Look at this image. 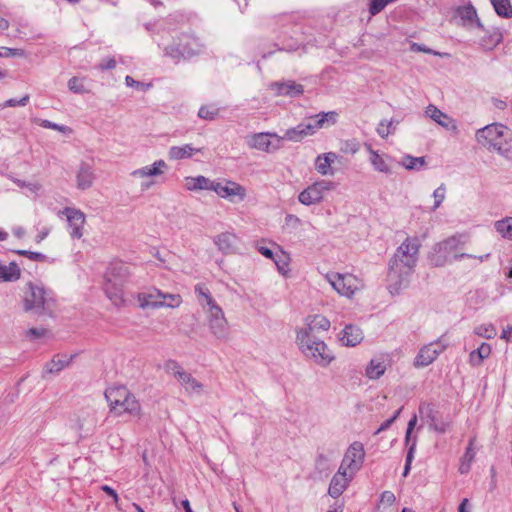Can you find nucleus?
Wrapping results in <instances>:
<instances>
[{
  "instance_id": "nucleus-1",
  "label": "nucleus",
  "mask_w": 512,
  "mask_h": 512,
  "mask_svg": "<svg viewBox=\"0 0 512 512\" xmlns=\"http://www.w3.org/2000/svg\"><path fill=\"white\" fill-rule=\"evenodd\" d=\"M478 144L490 152H496L505 159L512 154V130L505 124L494 122L488 124L475 133Z\"/></svg>"
},
{
  "instance_id": "nucleus-2",
  "label": "nucleus",
  "mask_w": 512,
  "mask_h": 512,
  "mask_svg": "<svg viewBox=\"0 0 512 512\" xmlns=\"http://www.w3.org/2000/svg\"><path fill=\"white\" fill-rule=\"evenodd\" d=\"M104 395L109 411L113 415L122 416L128 414L137 418L142 416V407L139 400L126 386L109 387L105 390Z\"/></svg>"
},
{
  "instance_id": "nucleus-3",
  "label": "nucleus",
  "mask_w": 512,
  "mask_h": 512,
  "mask_svg": "<svg viewBox=\"0 0 512 512\" xmlns=\"http://www.w3.org/2000/svg\"><path fill=\"white\" fill-rule=\"evenodd\" d=\"M296 344L304 357L318 366L327 367L335 360L333 351L323 340L314 334H309L306 331H297Z\"/></svg>"
},
{
  "instance_id": "nucleus-4",
  "label": "nucleus",
  "mask_w": 512,
  "mask_h": 512,
  "mask_svg": "<svg viewBox=\"0 0 512 512\" xmlns=\"http://www.w3.org/2000/svg\"><path fill=\"white\" fill-rule=\"evenodd\" d=\"M54 299L50 291L43 286L28 282L25 286L23 295V305L25 311H35L41 313L51 308Z\"/></svg>"
},
{
  "instance_id": "nucleus-5",
  "label": "nucleus",
  "mask_w": 512,
  "mask_h": 512,
  "mask_svg": "<svg viewBox=\"0 0 512 512\" xmlns=\"http://www.w3.org/2000/svg\"><path fill=\"white\" fill-rule=\"evenodd\" d=\"M416 258H392L389 262L388 279L394 282L389 285L391 294L397 293L399 287L404 282L415 266Z\"/></svg>"
},
{
  "instance_id": "nucleus-6",
  "label": "nucleus",
  "mask_w": 512,
  "mask_h": 512,
  "mask_svg": "<svg viewBox=\"0 0 512 512\" xmlns=\"http://www.w3.org/2000/svg\"><path fill=\"white\" fill-rule=\"evenodd\" d=\"M164 367L165 371L174 377L188 394H200L202 392L203 384L186 371L177 361L168 360Z\"/></svg>"
},
{
  "instance_id": "nucleus-7",
  "label": "nucleus",
  "mask_w": 512,
  "mask_h": 512,
  "mask_svg": "<svg viewBox=\"0 0 512 512\" xmlns=\"http://www.w3.org/2000/svg\"><path fill=\"white\" fill-rule=\"evenodd\" d=\"M336 188V183L330 180H318L306 187L298 195V200L305 206H311L320 203L327 192Z\"/></svg>"
},
{
  "instance_id": "nucleus-8",
  "label": "nucleus",
  "mask_w": 512,
  "mask_h": 512,
  "mask_svg": "<svg viewBox=\"0 0 512 512\" xmlns=\"http://www.w3.org/2000/svg\"><path fill=\"white\" fill-rule=\"evenodd\" d=\"M326 277L338 294L348 298L352 297L358 290L363 287L362 281L349 273H332L328 274Z\"/></svg>"
},
{
  "instance_id": "nucleus-9",
  "label": "nucleus",
  "mask_w": 512,
  "mask_h": 512,
  "mask_svg": "<svg viewBox=\"0 0 512 512\" xmlns=\"http://www.w3.org/2000/svg\"><path fill=\"white\" fill-rule=\"evenodd\" d=\"M211 191H214L219 197L227 199L231 203L242 202L247 196L244 186L227 179L213 181Z\"/></svg>"
},
{
  "instance_id": "nucleus-10",
  "label": "nucleus",
  "mask_w": 512,
  "mask_h": 512,
  "mask_svg": "<svg viewBox=\"0 0 512 512\" xmlns=\"http://www.w3.org/2000/svg\"><path fill=\"white\" fill-rule=\"evenodd\" d=\"M246 143L251 149L263 152H275L282 148V137L276 133L261 132L247 136Z\"/></svg>"
},
{
  "instance_id": "nucleus-11",
  "label": "nucleus",
  "mask_w": 512,
  "mask_h": 512,
  "mask_svg": "<svg viewBox=\"0 0 512 512\" xmlns=\"http://www.w3.org/2000/svg\"><path fill=\"white\" fill-rule=\"evenodd\" d=\"M364 459V445L359 441H354L347 448L339 467L342 468L343 471L346 470L356 475L362 468Z\"/></svg>"
},
{
  "instance_id": "nucleus-12",
  "label": "nucleus",
  "mask_w": 512,
  "mask_h": 512,
  "mask_svg": "<svg viewBox=\"0 0 512 512\" xmlns=\"http://www.w3.org/2000/svg\"><path fill=\"white\" fill-rule=\"evenodd\" d=\"M168 166L162 159L155 161L150 165L143 166L131 172V176L136 179H143L141 184L143 189H149L155 184L153 180L156 177L162 176L167 170Z\"/></svg>"
},
{
  "instance_id": "nucleus-13",
  "label": "nucleus",
  "mask_w": 512,
  "mask_h": 512,
  "mask_svg": "<svg viewBox=\"0 0 512 512\" xmlns=\"http://www.w3.org/2000/svg\"><path fill=\"white\" fill-rule=\"evenodd\" d=\"M446 344L441 340L431 342L423 346L415 358L416 367H425L430 365L446 349Z\"/></svg>"
},
{
  "instance_id": "nucleus-14",
  "label": "nucleus",
  "mask_w": 512,
  "mask_h": 512,
  "mask_svg": "<svg viewBox=\"0 0 512 512\" xmlns=\"http://www.w3.org/2000/svg\"><path fill=\"white\" fill-rule=\"evenodd\" d=\"M163 292L156 287H149L136 294V300L140 309L157 310L163 308Z\"/></svg>"
},
{
  "instance_id": "nucleus-15",
  "label": "nucleus",
  "mask_w": 512,
  "mask_h": 512,
  "mask_svg": "<svg viewBox=\"0 0 512 512\" xmlns=\"http://www.w3.org/2000/svg\"><path fill=\"white\" fill-rule=\"evenodd\" d=\"M66 216L69 234L73 239H80L84 234L85 214L79 209L66 207L63 209Z\"/></svg>"
},
{
  "instance_id": "nucleus-16",
  "label": "nucleus",
  "mask_w": 512,
  "mask_h": 512,
  "mask_svg": "<svg viewBox=\"0 0 512 512\" xmlns=\"http://www.w3.org/2000/svg\"><path fill=\"white\" fill-rule=\"evenodd\" d=\"M465 237L463 235H453L437 243L434 252L437 254H456L455 256H468L461 252L464 248Z\"/></svg>"
},
{
  "instance_id": "nucleus-17",
  "label": "nucleus",
  "mask_w": 512,
  "mask_h": 512,
  "mask_svg": "<svg viewBox=\"0 0 512 512\" xmlns=\"http://www.w3.org/2000/svg\"><path fill=\"white\" fill-rule=\"evenodd\" d=\"M354 477V474L346 470L343 471L342 468L339 467L330 481L328 494L332 498H338L347 489Z\"/></svg>"
},
{
  "instance_id": "nucleus-18",
  "label": "nucleus",
  "mask_w": 512,
  "mask_h": 512,
  "mask_svg": "<svg viewBox=\"0 0 512 512\" xmlns=\"http://www.w3.org/2000/svg\"><path fill=\"white\" fill-rule=\"evenodd\" d=\"M130 275L131 271L125 262L121 260H114L111 262L104 274V282H108L110 280L111 282L125 285Z\"/></svg>"
},
{
  "instance_id": "nucleus-19",
  "label": "nucleus",
  "mask_w": 512,
  "mask_h": 512,
  "mask_svg": "<svg viewBox=\"0 0 512 512\" xmlns=\"http://www.w3.org/2000/svg\"><path fill=\"white\" fill-rule=\"evenodd\" d=\"M103 291L114 307L121 309L128 305V300L124 293V284H117L109 280L103 283Z\"/></svg>"
},
{
  "instance_id": "nucleus-20",
  "label": "nucleus",
  "mask_w": 512,
  "mask_h": 512,
  "mask_svg": "<svg viewBox=\"0 0 512 512\" xmlns=\"http://www.w3.org/2000/svg\"><path fill=\"white\" fill-rule=\"evenodd\" d=\"M425 115L448 131L457 132L458 125L455 119L438 109L435 105L429 104L426 107Z\"/></svg>"
},
{
  "instance_id": "nucleus-21",
  "label": "nucleus",
  "mask_w": 512,
  "mask_h": 512,
  "mask_svg": "<svg viewBox=\"0 0 512 512\" xmlns=\"http://www.w3.org/2000/svg\"><path fill=\"white\" fill-rule=\"evenodd\" d=\"M208 327L211 333L218 339L225 340L229 335L228 322L225 318L224 312L207 315Z\"/></svg>"
},
{
  "instance_id": "nucleus-22",
  "label": "nucleus",
  "mask_w": 512,
  "mask_h": 512,
  "mask_svg": "<svg viewBox=\"0 0 512 512\" xmlns=\"http://www.w3.org/2000/svg\"><path fill=\"white\" fill-rule=\"evenodd\" d=\"M363 331L356 325L348 324L341 331L339 341L343 346L355 347L363 341Z\"/></svg>"
},
{
  "instance_id": "nucleus-23",
  "label": "nucleus",
  "mask_w": 512,
  "mask_h": 512,
  "mask_svg": "<svg viewBox=\"0 0 512 512\" xmlns=\"http://www.w3.org/2000/svg\"><path fill=\"white\" fill-rule=\"evenodd\" d=\"M95 180L94 169L87 162H81L76 172L77 188L87 190L92 187Z\"/></svg>"
},
{
  "instance_id": "nucleus-24",
  "label": "nucleus",
  "mask_w": 512,
  "mask_h": 512,
  "mask_svg": "<svg viewBox=\"0 0 512 512\" xmlns=\"http://www.w3.org/2000/svg\"><path fill=\"white\" fill-rule=\"evenodd\" d=\"M338 155L335 152L320 154L315 159V170L322 176H333L335 171L332 164L337 160Z\"/></svg>"
},
{
  "instance_id": "nucleus-25",
  "label": "nucleus",
  "mask_w": 512,
  "mask_h": 512,
  "mask_svg": "<svg viewBox=\"0 0 512 512\" xmlns=\"http://www.w3.org/2000/svg\"><path fill=\"white\" fill-rule=\"evenodd\" d=\"M238 243V237L231 232H223L214 238V244L218 247V250L223 254H234L236 253V246Z\"/></svg>"
},
{
  "instance_id": "nucleus-26",
  "label": "nucleus",
  "mask_w": 512,
  "mask_h": 512,
  "mask_svg": "<svg viewBox=\"0 0 512 512\" xmlns=\"http://www.w3.org/2000/svg\"><path fill=\"white\" fill-rule=\"evenodd\" d=\"M338 114L335 111L321 112L309 118L308 125L311 127L312 134L318 129L334 125L337 122Z\"/></svg>"
},
{
  "instance_id": "nucleus-27",
  "label": "nucleus",
  "mask_w": 512,
  "mask_h": 512,
  "mask_svg": "<svg viewBox=\"0 0 512 512\" xmlns=\"http://www.w3.org/2000/svg\"><path fill=\"white\" fill-rule=\"evenodd\" d=\"M367 150L370 155L369 161L374 170L385 174L392 173L390 157L388 155L380 154L378 151L373 150L371 146H368Z\"/></svg>"
},
{
  "instance_id": "nucleus-28",
  "label": "nucleus",
  "mask_w": 512,
  "mask_h": 512,
  "mask_svg": "<svg viewBox=\"0 0 512 512\" xmlns=\"http://www.w3.org/2000/svg\"><path fill=\"white\" fill-rule=\"evenodd\" d=\"M330 326L331 323L327 317L315 314L306 317L305 327L300 328L297 331H306L309 334H313V331H328Z\"/></svg>"
},
{
  "instance_id": "nucleus-29",
  "label": "nucleus",
  "mask_w": 512,
  "mask_h": 512,
  "mask_svg": "<svg viewBox=\"0 0 512 512\" xmlns=\"http://www.w3.org/2000/svg\"><path fill=\"white\" fill-rule=\"evenodd\" d=\"M271 88L279 96L296 97L303 93V86L296 84L294 81L275 82L271 85Z\"/></svg>"
},
{
  "instance_id": "nucleus-30",
  "label": "nucleus",
  "mask_w": 512,
  "mask_h": 512,
  "mask_svg": "<svg viewBox=\"0 0 512 512\" xmlns=\"http://www.w3.org/2000/svg\"><path fill=\"white\" fill-rule=\"evenodd\" d=\"M313 135L311 131V127L308 123H300L295 127L289 128L285 131L282 137L283 140H288L291 142H300L305 137Z\"/></svg>"
},
{
  "instance_id": "nucleus-31",
  "label": "nucleus",
  "mask_w": 512,
  "mask_h": 512,
  "mask_svg": "<svg viewBox=\"0 0 512 512\" xmlns=\"http://www.w3.org/2000/svg\"><path fill=\"white\" fill-rule=\"evenodd\" d=\"M201 152L200 148H195L191 144L182 146H171L168 150L170 160L178 161L191 158L195 153Z\"/></svg>"
},
{
  "instance_id": "nucleus-32",
  "label": "nucleus",
  "mask_w": 512,
  "mask_h": 512,
  "mask_svg": "<svg viewBox=\"0 0 512 512\" xmlns=\"http://www.w3.org/2000/svg\"><path fill=\"white\" fill-rule=\"evenodd\" d=\"M475 443H476V438L475 437L470 438V440L468 442V446L466 447L465 453L463 454V456L460 459V464H459V473L460 474H467L471 469V465L476 456Z\"/></svg>"
},
{
  "instance_id": "nucleus-33",
  "label": "nucleus",
  "mask_w": 512,
  "mask_h": 512,
  "mask_svg": "<svg viewBox=\"0 0 512 512\" xmlns=\"http://www.w3.org/2000/svg\"><path fill=\"white\" fill-rule=\"evenodd\" d=\"M212 182L202 175L196 177L188 176L184 178V187L188 191L211 190Z\"/></svg>"
},
{
  "instance_id": "nucleus-34",
  "label": "nucleus",
  "mask_w": 512,
  "mask_h": 512,
  "mask_svg": "<svg viewBox=\"0 0 512 512\" xmlns=\"http://www.w3.org/2000/svg\"><path fill=\"white\" fill-rule=\"evenodd\" d=\"M21 276V269L15 261L9 262L7 265L0 261V280L4 282L17 281Z\"/></svg>"
},
{
  "instance_id": "nucleus-35",
  "label": "nucleus",
  "mask_w": 512,
  "mask_h": 512,
  "mask_svg": "<svg viewBox=\"0 0 512 512\" xmlns=\"http://www.w3.org/2000/svg\"><path fill=\"white\" fill-rule=\"evenodd\" d=\"M386 369L387 365L384 359L373 358L365 369V375L371 380H376L384 375Z\"/></svg>"
},
{
  "instance_id": "nucleus-36",
  "label": "nucleus",
  "mask_w": 512,
  "mask_h": 512,
  "mask_svg": "<svg viewBox=\"0 0 512 512\" xmlns=\"http://www.w3.org/2000/svg\"><path fill=\"white\" fill-rule=\"evenodd\" d=\"M491 351L490 344L486 342L481 343L477 349L470 352L469 364L473 367L480 366L491 355Z\"/></svg>"
},
{
  "instance_id": "nucleus-37",
  "label": "nucleus",
  "mask_w": 512,
  "mask_h": 512,
  "mask_svg": "<svg viewBox=\"0 0 512 512\" xmlns=\"http://www.w3.org/2000/svg\"><path fill=\"white\" fill-rule=\"evenodd\" d=\"M493 228L502 239L512 241V216L495 221Z\"/></svg>"
},
{
  "instance_id": "nucleus-38",
  "label": "nucleus",
  "mask_w": 512,
  "mask_h": 512,
  "mask_svg": "<svg viewBox=\"0 0 512 512\" xmlns=\"http://www.w3.org/2000/svg\"><path fill=\"white\" fill-rule=\"evenodd\" d=\"M8 178L12 181L18 188L26 189L30 194L38 195V193L42 190V184L40 181L36 180H24L20 179L14 175H9Z\"/></svg>"
},
{
  "instance_id": "nucleus-39",
  "label": "nucleus",
  "mask_w": 512,
  "mask_h": 512,
  "mask_svg": "<svg viewBox=\"0 0 512 512\" xmlns=\"http://www.w3.org/2000/svg\"><path fill=\"white\" fill-rule=\"evenodd\" d=\"M399 164L401 166H403L406 170L419 171V170H422L426 166V159L423 156L414 157L411 155H405L402 157Z\"/></svg>"
},
{
  "instance_id": "nucleus-40",
  "label": "nucleus",
  "mask_w": 512,
  "mask_h": 512,
  "mask_svg": "<svg viewBox=\"0 0 512 512\" xmlns=\"http://www.w3.org/2000/svg\"><path fill=\"white\" fill-rule=\"evenodd\" d=\"M194 50L192 49H180L179 44H171L165 48V55L172 58L175 61L180 60L181 58H188L195 55Z\"/></svg>"
},
{
  "instance_id": "nucleus-41",
  "label": "nucleus",
  "mask_w": 512,
  "mask_h": 512,
  "mask_svg": "<svg viewBox=\"0 0 512 512\" xmlns=\"http://www.w3.org/2000/svg\"><path fill=\"white\" fill-rule=\"evenodd\" d=\"M420 247V242L417 237L407 238L398 248V253L401 256H415L417 255Z\"/></svg>"
},
{
  "instance_id": "nucleus-42",
  "label": "nucleus",
  "mask_w": 512,
  "mask_h": 512,
  "mask_svg": "<svg viewBox=\"0 0 512 512\" xmlns=\"http://www.w3.org/2000/svg\"><path fill=\"white\" fill-rule=\"evenodd\" d=\"M70 359L66 356L54 357L51 361L47 362L44 366L46 373H58L69 365Z\"/></svg>"
},
{
  "instance_id": "nucleus-43",
  "label": "nucleus",
  "mask_w": 512,
  "mask_h": 512,
  "mask_svg": "<svg viewBox=\"0 0 512 512\" xmlns=\"http://www.w3.org/2000/svg\"><path fill=\"white\" fill-rule=\"evenodd\" d=\"M398 124H399L398 120L383 119L379 122V124L376 128L377 134L381 138L386 139L389 135L393 134L396 131Z\"/></svg>"
},
{
  "instance_id": "nucleus-44",
  "label": "nucleus",
  "mask_w": 512,
  "mask_h": 512,
  "mask_svg": "<svg viewBox=\"0 0 512 512\" xmlns=\"http://www.w3.org/2000/svg\"><path fill=\"white\" fill-rule=\"evenodd\" d=\"M461 20L465 25H469L471 27H482L480 20L477 17L476 10L472 6L464 7L460 11Z\"/></svg>"
},
{
  "instance_id": "nucleus-45",
  "label": "nucleus",
  "mask_w": 512,
  "mask_h": 512,
  "mask_svg": "<svg viewBox=\"0 0 512 512\" xmlns=\"http://www.w3.org/2000/svg\"><path fill=\"white\" fill-rule=\"evenodd\" d=\"M495 12L504 18L512 17V6L510 0H490Z\"/></svg>"
},
{
  "instance_id": "nucleus-46",
  "label": "nucleus",
  "mask_w": 512,
  "mask_h": 512,
  "mask_svg": "<svg viewBox=\"0 0 512 512\" xmlns=\"http://www.w3.org/2000/svg\"><path fill=\"white\" fill-rule=\"evenodd\" d=\"M67 87L69 91L75 94H85L89 93V89L86 87L85 78L74 76L70 78L67 82Z\"/></svg>"
},
{
  "instance_id": "nucleus-47",
  "label": "nucleus",
  "mask_w": 512,
  "mask_h": 512,
  "mask_svg": "<svg viewBox=\"0 0 512 512\" xmlns=\"http://www.w3.org/2000/svg\"><path fill=\"white\" fill-rule=\"evenodd\" d=\"M194 292L196 294L197 301H198L199 305L203 309H205L206 303L213 298L209 289L204 284L199 283V284L195 285Z\"/></svg>"
},
{
  "instance_id": "nucleus-48",
  "label": "nucleus",
  "mask_w": 512,
  "mask_h": 512,
  "mask_svg": "<svg viewBox=\"0 0 512 512\" xmlns=\"http://www.w3.org/2000/svg\"><path fill=\"white\" fill-rule=\"evenodd\" d=\"M33 122L38 124L39 126H41L43 128L56 130V131H59V132H61L63 134H70L72 132L70 127L65 126V125H60V124L51 122V121L46 120V119L35 118L33 120Z\"/></svg>"
},
{
  "instance_id": "nucleus-49",
  "label": "nucleus",
  "mask_w": 512,
  "mask_h": 512,
  "mask_svg": "<svg viewBox=\"0 0 512 512\" xmlns=\"http://www.w3.org/2000/svg\"><path fill=\"white\" fill-rule=\"evenodd\" d=\"M447 187L444 183H441L432 193L433 206L432 211H436L446 199Z\"/></svg>"
},
{
  "instance_id": "nucleus-50",
  "label": "nucleus",
  "mask_w": 512,
  "mask_h": 512,
  "mask_svg": "<svg viewBox=\"0 0 512 512\" xmlns=\"http://www.w3.org/2000/svg\"><path fill=\"white\" fill-rule=\"evenodd\" d=\"M271 247L266 246L264 243L257 244V251L265 257H271L274 255H285L282 247L276 243H270Z\"/></svg>"
},
{
  "instance_id": "nucleus-51",
  "label": "nucleus",
  "mask_w": 512,
  "mask_h": 512,
  "mask_svg": "<svg viewBox=\"0 0 512 512\" xmlns=\"http://www.w3.org/2000/svg\"><path fill=\"white\" fill-rule=\"evenodd\" d=\"M474 333L482 338L493 339L497 335V330L493 324H481L475 327Z\"/></svg>"
},
{
  "instance_id": "nucleus-52",
  "label": "nucleus",
  "mask_w": 512,
  "mask_h": 512,
  "mask_svg": "<svg viewBox=\"0 0 512 512\" xmlns=\"http://www.w3.org/2000/svg\"><path fill=\"white\" fill-rule=\"evenodd\" d=\"M163 308H179L183 300L180 294L163 293Z\"/></svg>"
},
{
  "instance_id": "nucleus-53",
  "label": "nucleus",
  "mask_w": 512,
  "mask_h": 512,
  "mask_svg": "<svg viewBox=\"0 0 512 512\" xmlns=\"http://www.w3.org/2000/svg\"><path fill=\"white\" fill-rule=\"evenodd\" d=\"M277 267L278 272L284 277L289 276L290 258H271Z\"/></svg>"
},
{
  "instance_id": "nucleus-54",
  "label": "nucleus",
  "mask_w": 512,
  "mask_h": 512,
  "mask_svg": "<svg viewBox=\"0 0 512 512\" xmlns=\"http://www.w3.org/2000/svg\"><path fill=\"white\" fill-rule=\"evenodd\" d=\"M341 151L345 154L354 155L359 151V143L356 140H347L342 144Z\"/></svg>"
},
{
  "instance_id": "nucleus-55",
  "label": "nucleus",
  "mask_w": 512,
  "mask_h": 512,
  "mask_svg": "<svg viewBox=\"0 0 512 512\" xmlns=\"http://www.w3.org/2000/svg\"><path fill=\"white\" fill-rule=\"evenodd\" d=\"M450 427L449 422L441 421L437 422L435 417H431V423H430V429L438 432V433H445Z\"/></svg>"
},
{
  "instance_id": "nucleus-56",
  "label": "nucleus",
  "mask_w": 512,
  "mask_h": 512,
  "mask_svg": "<svg viewBox=\"0 0 512 512\" xmlns=\"http://www.w3.org/2000/svg\"><path fill=\"white\" fill-rule=\"evenodd\" d=\"M180 49L186 48V49H192L197 54L199 52L198 44L195 39L190 37H184L181 40V43H179Z\"/></svg>"
},
{
  "instance_id": "nucleus-57",
  "label": "nucleus",
  "mask_w": 512,
  "mask_h": 512,
  "mask_svg": "<svg viewBox=\"0 0 512 512\" xmlns=\"http://www.w3.org/2000/svg\"><path fill=\"white\" fill-rule=\"evenodd\" d=\"M29 101V95H25L23 96L21 99L19 100H16V99H9L7 101H5L2 105H1V108H6V107H15L17 105L19 106H26L27 103Z\"/></svg>"
},
{
  "instance_id": "nucleus-58",
  "label": "nucleus",
  "mask_w": 512,
  "mask_h": 512,
  "mask_svg": "<svg viewBox=\"0 0 512 512\" xmlns=\"http://www.w3.org/2000/svg\"><path fill=\"white\" fill-rule=\"evenodd\" d=\"M24 52L20 49L0 47V57H15L23 56Z\"/></svg>"
},
{
  "instance_id": "nucleus-59",
  "label": "nucleus",
  "mask_w": 512,
  "mask_h": 512,
  "mask_svg": "<svg viewBox=\"0 0 512 512\" xmlns=\"http://www.w3.org/2000/svg\"><path fill=\"white\" fill-rule=\"evenodd\" d=\"M205 311L207 313V315H212V314H216V313H220L222 312V308L217 304V302L215 301L214 298H212L211 300H209L207 303H206V308H205Z\"/></svg>"
},
{
  "instance_id": "nucleus-60",
  "label": "nucleus",
  "mask_w": 512,
  "mask_h": 512,
  "mask_svg": "<svg viewBox=\"0 0 512 512\" xmlns=\"http://www.w3.org/2000/svg\"><path fill=\"white\" fill-rule=\"evenodd\" d=\"M410 50L413 52H423L427 54L440 55L438 52L433 51L432 49L427 48L426 46L416 42L411 43Z\"/></svg>"
},
{
  "instance_id": "nucleus-61",
  "label": "nucleus",
  "mask_w": 512,
  "mask_h": 512,
  "mask_svg": "<svg viewBox=\"0 0 512 512\" xmlns=\"http://www.w3.org/2000/svg\"><path fill=\"white\" fill-rule=\"evenodd\" d=\"M216 115L215 111H211L209 107L203 106L199 109L198 116L205 120H212Z\"/></svg>"
},
{
  "instance_id": "nucleus-62",
  "label": "nucleus",
  "mask_w": 512,
  "mask_h": 512,
  "mask_svg": "<svg viewBox=\"0 0 512 512\" xmlns=\"http://www.w3.org/2000/svg\"><path fill=\"white\" fill-rule=\"evenodd\" d=\"M417 423V416L414 415L408 422L406 435H405V442L406 444H409L411 442V433Z\"/></svg>"
},
{
  "instance_id": "nucleus-63",
  "label": "nucleus",
  "mask_w": 512,
  "mask_h": 512,
  "mask_svg": "<svg viewBox=\"0 0 512 512\" xmlns=\"http://www.w3.org/2000/svg\"><path fill=\"white\" fill-rule=\"evenodd\" d=\"M101 490L104 491L109 496H111L113 498L114 503L117 504L119 502V496H118L117 492L112 487H110L108 485H103L101 487Z\"/></svg>"
},
{
  "instance_id": "nucleus-64",
  "label": "nucleus",
  "mask_w": 512,
  "mask_h": 512,
  "mask_svg": "<svg viewBox=\"0 0 512 512\" xmlns=\"http://www.w3.org/2000/svg\"><path fill=\"white\" fill-rule=\"evenodd\" d=\"M395 495L390 491H384L381 495V502L387 503L389 505L395 502Z\"/></svg>"
}]
</instances>
